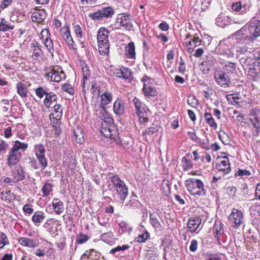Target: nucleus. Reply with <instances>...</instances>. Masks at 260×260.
Segmentation results:
<instances>
[{
  "instance_id": "obj_22",
  "label": "nucleus",
  "mask_w": 260,
  "mask_h": 260,
  "mask_svg": "<svg viewBox=\"0 0 260 260\" xmlns=\"http://www.w3.org/2000/svg\"><path fill=\"white\" fill-rule=\"evenodd\" d=\"M114 112L117 115H122L124 112V106L120 100H116L113 105Z\"/></svg>"
},
{
  "instance_id": "obj_48",
  "label": "nucleus",
  "mask_w": 260,
  "mask_h": 260,
  "mask_svg": "<svg viewBox=\"0 0 260 260\" xmlns=\"http://www.w3.org/2000/svg\"><path fill=\"white\" fill-rule=\"evenodd\" d=\"M149 235V234L147 232H146L145 233L139 235V236L137 238L138 242H145V240L148 238Z\"/></svg>"
},
{
  "instance_id": "obj_13",
  "label": "nucleus",
  "mask_w": 260,
  "mask_h": 260,
  "mask_svg": "<svg viewBox=\"0 0 260 260\" xmlns=\"http://www.w3.org/2000/svg\"><path fill=\"white\" fill-rule=\"evenodd\" d=\"M47 76L50 77L51 80L54 82H59L62 78H64L65 75L61 70L60 72L55 70L54 69L51 70L47 73Z\"/></svg>"
},
{
  "instance_id": "obj_4",
  "label": "nucleus",
  "mask_w": 260,
  "mask_h": 260,
  "mask_svg": "<svg viewBox=\"0 0 260 260\" xmlns=\"http://www.w3.org/2000/svg\"><path fill=\"white\" fill-rule=\"evenodd\" d=\"M244 28L251 42L260 36V20L252 19L244 26Z\"/></svg>"
},
{
  "instance_id": "obj_51",
  "label": "nucleus",
  "mask_w": 260,
  "mask_h": 260,
  "mask_svg": "<svg viewBox=\"0 0 260 260\" xmlns=\"http://www.w3.org/2000/svg\"><path fill=\"white\" fill-rule=\"evenodd\" d=\"M82 72L84 80L88 79L90 76V71L88 68L87 67H84L82 68Z\"/></svg>"
},
{
  "instance_id": "obj_61",
  "label": "nucleus",
  "mask_w": 260,
  "mask_h": 260,
  "mask_svg": "<svg viewBox=\"0 0 260 260\" xmlns=\"http://www.w3.org/2000/svg\"><path fill=\"white\" fill-rule=\"evenodd\" d=\"M115 75L119 78L122 77L123 78V69H117L115 70L114 72Z\"/></svg>"
},
{
  "instance_id": "obj_7",
  "label": "nucleus",
  "mask_w": 260,
  "mask_h": 260,
  "mask_svg": "<svg viewBox=\"0 0 260 260\" xmlns=\"http://www.w3.org/2000/svg\"><path fill=\"white\" fill-rule=\"evenodd\" d=\"M152 79L147 76H145L142 79L143 82V91L145 96H154L156 95V90L153 86Z\"/></svg>"
},
{
  "instance_id": "obj_47",
  "label": "nucleus",
  "mask_w": 260,
  "mask_h": 260,
  "mask_svg": "<svg viewBox=\"0 0 260 260\" xmlns=\"http://www.w3.org/2000/svg\"><path fill=\"white\" fill-rule=\"evenodd\" d=\"M74 30L77 38H81L82 30L81 27L79 25H74Z\"/></svg>"
},
{
  "instance_id": "obj_64",
  "label": "nucleus",
  "mask_w": 260,
  "mask_h": 260,
  "mask_svg": "<svg viewBox=\"0 0 260 260\" xmlns=\"http://www.w3.org/2000/svg\"><path fill=\"white\" fill-rule=\"evenodd\" d=\"M250 6L249 4H244L242 5V13H246L249 10Z\"/></svg>"
},
{
  "instance_id": "obj_44",
  "label": "nucleus",
  "mask_w": 260,
  "mask_h": 260,
  "mask_svg": "<svg viewBox=\"0 0 260 260\" xmlns=\"http://www.w3.org/2000/svg\"><path fill=\"white\" fill-rule=\"evenodd\" d=\"M47 92L43 87H39L36 90V93L40 98H42L44 95H46Z\"/></svg>"
},
{
  "instance_id": "obj_62",
  "label": "nucleus",
  "mask_w": 260,
  "mask_h": 260,
  "mask_svg": "<svg viewBox=\"0 0 260 260\" xmlns=\"http://www.w3.org/2000/svg\"><path fill=\"white\" fill-rule=\"evenodd\" d=\"M159 27L162 30L167 31L169 29V25L166 22H162L159 25Z\"/></svg>"
},
{
  "instance_id": "obj_43",
  "label": "nucleus",
  "mask_w": 260,
  "mask_h": 260,
  "mask_svg": "<svg viewBox=\"0 0 260 260\" xmlns=\"http://www.w3.org/2000/svg\"><path fill=\"white\" fill-rule=\"evenodd\" d=\"M51 190V186L49 183H46L43 187L42 190L43 193V196L48 195Z\"/></svg>"
},
{
  "instance_id": "obj_3",
  "label": "nucleus",
  "mask_w": 260,
  "mask_h": 260,
  "mask_svg": "<svg viewBox=\"0 0 260 260\" xmlns=\"http://www.w3.org/2000/svg\"><path fill=\"white\" fill-rule=\"evenodd\" d=\"M186 186L192 195L202 196L205 194L203 182L197 179H188L186 181Z\"/></svg>"
},
{
  "instance_id": "obj_31",
  "label": "nucleus",
  "mask_w": 260,
  "mask_h": 260,
  "mask_svg": "<svg viewBox=\"0 0 260 260\" xmlns=\"http://www.w3.org/2000/svg\"><path fill=\"white\" fill-rule=\"evenodd\" d=\"M36 157L38 159L39 165H40L42 170L45 169L48 165L47 160L45 155L41 154L39 155L37 154Z\"/></svg>"
},
{
  "instance_id": "obj_20",
  "label": "nucleus",
  "mask_w": 260,
  "mask_h": 260,
  "mask_svg": "<svg viewBox=\"0 0 260 260\" xmlns=\"http://www.w3.org/2000/svg\"><path fill=\"white\" fill-rule=\"evenodd\" d=\"M133 102L137 110L138 115L140 117H143L145 112L144 105L139 99L136 98L133 100Z\"/></svg>"
},
{
  "instance_id": "obj_54",
  "label": "nucleus",
  "mask_w": 260,
  "mask_h": 260,
  "mask_svg": "<svg viewBox=\"0 0 260 260\" xmlns=\"http://www.w3.org/2000/svg\"><path fill=\"white\" fill-rule=\"evenodd\" d=\"M183 159L185 160V162L183 165V167L184 168V170L191 169L192 168L191 162L189 160H187L186 158H185V157H183Z\"/></svg>"
},
{
  "instance_id": "obj_35",
  "label": "nucleus",
  "mask_w": 260,
  "mask_h": 260,
  "mask_svg": "<svg viewBox=\"0 0 260 260\" xmlns=\"http://www.w3.org/2000/svg\"><path fill=\"white\" fill-rule=\"evenodd\" d=\"M9 242L6 235L2 233L0 236V249L3 248L5 245H9Z\"/></svg>"
},
{
  "instance_id": "obj_11",
  "label": "nucleus",
  "mask_w": 260,
  "mask_h": 260,
  "mask_svg": "<svg viewBox=\"0 0 260 260\" xmlns=\"http://www.w3.org/2000/svg\"><path fill=\"white\" fill-rule=\"evenodd\" d=\"M202 219L200 217L190 218L187 223V229L191 233H198V230L200 228Z\"/></svg>"
},
{
  "instance_id": "obj_8",
  "label": "nucleus",
  "mask_w": 260,
  "mask_h": 260,
  "mask_svg": "<svg viewBox=\"0 0 260 260\" xmlns=\"http://www.w3.org/2000/svg\"><path fill=\"white\" fill-rule=\"evenodd\" d=\"M229 219L234 224L235 228H238L243 222V214L241 211L233 209L229 216Z\"/></svg>"
},
{
  "instance_id": "obj_52",
  "label": "nucleus",
  "mask_w": 260,
  "mask_h": 260,
  "mask_svg": "<svg viewBox=\"0 0 260 260\" xmlns=\"http://www.w3.org/2000/svg\"><path fill=\"white\" fill-rule=\"evenodd\" d=\"M254 56L255 58V61L253 62V64L255 66L260 67V52H255Z\"/></svg>"
},
{
  "instance_id": "obj_1",
  "label": "nucleus",
  "mask_w": 260,
  "mask_h": 260,
  "mask_svg": "<svg viewBox=\"0 0 260 260\" xmlns=\"http://www.w3.org/2000/svg\"><path fill=\"white\" fill-rule=\"evenodd\" d=\"M27 147V144L16 141L7 155V165L11 168L16 165L20 160L22 154L20 151H24Z\"/></svg>"
},
{
  "instance_id": "obj_16",
  "label": "nucleus",
  "mask_w": 260,
  "mask_h": 260,
  "mask_svg": "<svg viewBox=\"0 0 260 260\" xmlns=\"http://www.w3.org/2000/svg\"><path fill=\"white\" fill-rule=\"evenodd\" d=\"M60 32L63 40L67 43V44L69 45H72L74 43V41L71 35L70 31H69L68 27L67 26H64L61 28L60 29Z\"/></svg>"
},
{
  "instance_id": "obj_24",
  "label": "nucleus",
  "mask_w": 260,
  "mask_h": 260,
  "mask_svg": "<svg viewBox=\"0 0 260 260\" xmlns=\"http://www.w3.org/2000/svg\"><path fill=\"white\" fill-rule=\"evenodd\" d=\"M57 100L56 95L53 92H49L46 94L44 101V103L46 108H49L52 102H55Z\"/></svg>"
},
{
  "instance_id": "obj_25",
  "label": "nucleus",
  "mask_w": 260,
  "mask_h": 260,
  "mask_svg": "<svg viewBox=\"0 0 260 260\" xmlns=\"http://www.w3.org/2000/svg\"><path fill=\"white\" fill-rule=\"evenodd\" d=\"M14 25H11L10 23H9L5 18H2L1 19L0 22V31L6 32L9 30H12L14 29Z\"/></svg>"
},
{
  "instance_id": "obj_34",
  "label": "nucleus",
  "mask_w": 260,
  "mask_h": 260,
  "mask_svg": "<svg viewBox=\"0 0 260 260\" xmlns=\"http://www.w3.org/2000/svg\"><path fill=\"white\" fill-rule=\"evenodd\" d=\"M117 22L119 23L120 25L126 30H129L133 27L131 20H120V21H117Z\"/></svg>"
},
{
  "instance_id": "obj_58",
  "label": "nucleus",
  "mask_w": 260,
  "mask_h": 260,
  "mask_svg": "<svg viewBox=\"0 0 260 260\" xmlns=\"http://www.w3.org/2000/svg\"><path fill=\"white\" fill-rule=\"evenodd\" d=\"M250 174V172L246 170H239L238 172L236 173L235 175L238 176H248Z\"/></svg>"
},
{
  "instance_id": "obj_49",
  "label": "nucleus",
  "mask_w": 260,
  "mask_h": 260,
  "mask_svg": "<svg viewBox=\"0 0 260 260\" xmlns=\"http://www.w3.org/2000/svg\"><path fill=\"white\" fill-rule=\"evenodd\" d=\"M242 4L241 2H237L232 5V9L235 12H240L242 13Z\"/></svg>"
},
{
  "instance_id": "obj_59",
  "label": "nucleus",
  "mask_w": 260,
  "mask_h": 260,
  "mask_svg": "<svg viewBox=\"0 0 260 260\" xmlns=\"http://www.w3.org/2000/svg\"><path fill=\"white\" fill-rule=\"evenodd\" d=\"M123 78L127 79L131 74V71L128 69H123Z\"/></svg>"
},
{
  "instance_id": "obj_29",
  "label": "nucleus",
  "mask_w": 260,
  "mask_h": 260,
  "mask_svg": "<svg viewBox=\"0 0 260 260\" xmlns=\"http://www.w3.org/2000/svg\"><path fill=\"white\" fill-rule=\"evenodd\" d=\"M19 242L22 245L30 247H35V242L29 238L22 237L19 239Z\"/></svg>"
},
{
  "instance_id": "obj_30",
  "label": "nucleus",
  "mask_w": 260,
  "mask_h": 260,
  "mask_svg": "<svg viewBox=\"0 0 260 260\" xmlns=\"http://www.w3.org/2000/svg\"><path fill=\"white\" fill-rule=\"evenodd\" d=\"M205 118L206 119L207 123L212 127L215 128H217V124L214 121L212 115L210 113L206 112L205 114Z\"/></svg>"
},
{
  "instance_id": "obj_5",
  "label": "nucleus",
  "mask_w": 260,
  "mask_h": 260,
  "mask_svg": "<svg viewBox=\"0 0 260 260\" xmlns=\"http://www.w3.org/2000/svg\"><path fill=\"white\" fill-rule=\"evenodd\" d=\"M109 178L111 179V181L116 187V191L119 195L120 200L124 201L126 197L128 195V189L124 182L119 177L112 174L110 175Z\"/></svg>"
},
{
  "instance_id": "obj_53",
  "label": "nucleus",
  "mask_w": 260,
  "mask_h": 260,
  "mask_svg": "<svg viewBox=\"0 0 260 260\" xmlns=\"http://www.w3.org/2000/svg\"><path fill=\"white\" fill-rule=\"evenodd\" d=\"M258 116V111L256 109H253L250 114L249 120L251 122L253 121V119Z\"/></svg>"
},
{
  "instance_id": "obj_19",
  "label": "nucleus",
  "mask_w": 260,
  "mask_h": 260,
  "mask_svg": "<svg viewBox=\"0 0 260 260\" xmlns=\"http://www.w3.org/2000/svg\"><path fill=\"white\" fill-rule=\"evenodd\" d=\"M73 137L74 140L78 143L82 144L84 141V136L82 128L76 126L73 129Z\"/></svg>"
},
{
  "instance_id": "obj_10",
  "label": "nucleus",
  "mask_w": 260,
  "mask_h": 260,
  "mask_svg": "<svg viewBox=\"0 0 260 260\" xmlns=\"http://www.w3.org/2000/svg\"><path fill=\"white\" fill-rule=\"evenodd\" d=\"M216 169L223 175L227 174L231 171V167L229 159L224 157L223 159L219 160L216 164Z\"/></svg>"
},
{
  "instance_id": "obj_26",
  "label": "nucleus",
  "mask_w": 260,
  "mask_h": 260,
  "mask_svg": "<svg viewBox=\"0 0 260 260\" xmlns=\"http://www.w3.org/2000/svg\"><path fill=\"white\" fill-rule=\"evenodd\" d=\"M101 110L100 117L102 119H104L105 121L107 123H111L113 121V119L110 117L106 111V108L104 106L102 105L100 107Z\"/></svg>"
},
{
  "instance_id": "obj_21",
  "label": "nucleus",
  "mask_w": 260,
  "mask_h": 260,
  "mask_svg": "<svg viewBox=\"0 0 260 260\" xmlns=\"http://www.w3.org/2000/svg\"><path fill=\"white\" fill-rule=\"evenodd\" d=\"M125 55L129 58H134L135 57V48L133 42H130L125 47Z\"/></svg>"
},
{
  "instance_id": "obj_6",
  "label": "nucleus",
  "mask_w": 260,
  "mask_h": 260,
  "mask_svg": "<svg viewBox=\"0 0 260 260\" xmlns=\"http://www.w3.org/2000/svg\"><path fill=\"white\" fill-rule=\"evenodd\" d=\"M114 13V10L111 7H102L97 12L90 14L89 17L92 20H104L111 18Z\"/></svg>"
},
{
  "instance_id": "obj_57",
  "label": "nucleus",
  "mask_w": 260,
  "mask_h": 260,
  "mask_svg": "<svg viewBox=\"0 0 260 260\" xmlns=\"http://www.w3.org/2000/svg\"><path fill=\"white\" fill-rule=\"evenodd\" d=\"M12 3V0H3L1 2V8L5 9Z\"/></svg>"
},
{
  "instance_id": "obj_45",
  "label": "nucleus",
  "mask_w": 260,
  "mask_h": 260,
  "mask_svg": "<svg viewBox=\"0 0 260 260\" xmlns=\"http://www.w3.org/2000/svg\"><path fill=\"white\" fill-rule=\"evenodd\" d=\"M88 240V237L86 235L80 234L77 237L76 242L78 244H82Z\"/></svg>"
},
{
  "instance_id": "obj_36",
  "label": "nucleus",
  "mask_w": 260,
  "mask_h": 260,
  "mask_svg": "<svg viewBox=\"0 0 260 260\" xmlns=\"http://www.w3.org/2000/svg\"><path fill=\"white\" fill-rule=\"evenodd\" d=\"M187 103L193 108H197L199 105L198 100L193 95H190L188 97Z\"/></svg>"
},
{
  "instance_id": "obj_55",
  "label": "nucleus",
  "mask_w": 260,
  "mask_h": 260,
  "mask_svg": "<svg viewBox=\"0 0 260 260\" xmlns=\"http://www.w3.org/2000/svg\"><path fill=\"white\" fill-rule=\"evenodd\" d=\"M198 242L196 240H192L189 249L191 251H195L197 249Z\"/></svg>"
},
{
  "instance_id": "obj_38",
  "label": "nucleus",
  "mask_w": 260,
  "mask_h": 260,
  "mask_svg": "<svg viewBox=\"0 0 260 260\" xmlns=\"http://www.w3.org/2000/svg\"><path fill=\"white\" fill-rule=\"evenodd\" d=\"M35 154L37 156V154L38 155H44L45 152L44 147L43 145L39 144L35 146Z\"/></svg>"
},
{
  "instance_id": "obj_56",
  "label": "nucleus",
  "mask_w": 260,
  "mask_h": 260,
  "mask_svg": "<svg viewBox=\"0 0 260 260\" xmlns=\"http://www.w3.org/2000/svg\"><path fill=\"white\" fill-rule=\"evenodd\" d=\"M190 42L192 43L193 47H196L197 46L200 45L201 43L199 37H194L192 41Z\"/></svg>"
},
{
  "instance_id": "obj_60",
  "label": "nucleus",
  "mask_w": 260,
  "mask_h": 260,
  "mask_svg": "<svg viewBox=\"0 0 260 260\" xmlns=\"http://www.w3.org/2000/svg\"><path fill=\"white\" fill-rule=\"evenodd\" d=\"M9 147V145L4 141H2L0 143V152L2 151H5Z\"/></svg>"
},
{
  "instance_id": "obj_41",
  "label": "nucleus",
  "mask_w": 260,
  "mask_h": 260,
  "mask_svg": "<svg viewBox=\"0 0 260 260\" xmlns=\"http://www.w3.org/2000/svg\"><path fill=\"white\" fill-rule=\"evenodd\" d=\"M62 89L63 91L70 93V94L73 95L74 93V90L73 88L72 85L69 84H63L62 86Z\"/></svg>"
},
{
  "instance_id": "obj_9",
  "label": "nucleus",
  "mask_w": 260,
  "mask_h": 260,
  "mask_svg": "<svg viewBox=\"0 0 260 260\" xmlns=\"http://www.w3.org/2000/svg\"><path fill=\"white\" fill-rule=\"evenodd\" d=\"M214 78L216 83L221 86H228L230 82V78L221 70H216L214 73Z\"/></svg>"
},
{
  "instance_id": "obj_23",
  "label": "nucleus",
  "mask_w": 260,
  "mask_h": 260,
  "mask_svg": "<svg viewBox=\"0 0 260 260\" xmlns=\"http://www.w3.org/2000/svg\"><path fill=\"white\" fill-rule=\"evenodd\" d=\"M149 219L150 223L151 225L156 230H158V231H160L161 229V225L160 222L158 221L156 216L151 213H149Z\"/></svg>"
},
{
  "instance_id": "obj_32",
  "label": "nucleus",
  "mask_w": 260,
  "mask_h": 260,
  "mask_svg": "<svg viewBox=\"0 0 260 260\" xmlns=\"http://www.w3.org/2000/svg\"><path fill=\"white\" fill-rule=\"evenodd\" d=\"M18 93L22 97L27 96V91L24 84L19 82L17 84Z\"/></svg>"
},
{
  "instance_id": "obj_15",
  "label": "nucleus",
  "mask_w": 260,
  "mask_h": 260,
  "mask_svg": "<svg viewBox=\"0 0 260 260\" xmlns=\"http://www.w3.org/2000/svg\"><path fill=\"white\" fill-rule=\"evenodd\" d=\"M232 37L233 39H235L237 41H241L243 40H249L248 35L247 32H246L244 26L242 27L239 30L237 31L236 32L234 33L232 35Z\"/></svg>"
},
{
  "instance_id": "obj_27",
  "label": "nucleus",
  "mask_w": 260,
  "mask_h": 260,
  "mask_svg": "<svg viewBox=\"0 0 260 260\" xmlns=\"http://www.w3.org/2000/svg\"><path fill=\"white\" fill-rule=\"evenodd\" d=\"M1 199L8 203H10L12 200L15 199V196L11 190L2 192Z\"/></svg>"
},
{
  "instance_id": "obj_37",
  "label": "nucleus",
  "mask_w": 260,
  "mask_h": 260,
  "mask_svg": "<svg viewBox=\"0 0 260 260\" xmlns=\"http://www.w3.org/2000/svg\"><path fill=\"white\" fill-rule=\"evenodd\" d=\"M54 109L56 115L55 116V118L57 120H59L61 118L62 116V109L61 108L60 105H55L54 106Z\"/></svg>"
},
{
  "instance_id": "obj_42",
  "label": "nucleus",
  "mask_w": 260,
  "mask_h": 260,
  "mask_svg": "<svg viewBox=\"0 0 260 260\" xmlns=\"http://www.w3.org/2000/svg\"><path fill=\"white\" fill-rule=\"evenodd\" d=\"M214 230L217 236L223 233V227L221 222L216 223L214 225Z\"/></svg>"
},
{
  "instance_id": "obj_40",
  "label": "nucleus",
  "mask_w": 260,
  "mask_h": 260,
  "mask_svg": "<svg viewBox=\"0 0 260 260\" xmlns=\"http://www.w3.org/2000/svg\"><path fill=\"white\" fill-rule=\"evenodd\" d=\"M113 236V233L111 232L105 233L101 235V238L105 242L109 243L110 241L108 238H111Z\"/></svg>"
},
{
  "instance_id": "obj_2",
  "label": "nucleus",
  "mask_w": 260,
  "mask_h": 260,
  "mask_svg": "<svg viewBox=\"0 0 260 260\" xmlns=\"http://www.w3.org/2000/svg\"><path fill=\"white\" fill-rule=\"evenodd\" d=\"M108 31L106 28L102 27L98 32L97 36L99 51L102 55L108 54L109 52L110 44L108 37Z\"/></svg>"
},
{
  "instance_id": "obj_12",
  "label": "nucleus",
  "mask_w": 260,
  "mask_h": 260,
  "mask_svg": "<svg viewBox=\"0 0 260 260\" xmlns=\"http://www.w3.org/2000/svg\"><path fill=\"white\" fill-rule=\"evenodd\" d=\"M13 182L15 183L23 180L25 178V172L21 166H17L15 170L13 172Z\"/></svg>"
},
{
  "instance_id": "obj_18",
  "label": "nucleus",
  "mask_w": 260,
  "mask_h": 260,
  "mask_svg": "<svg viewBox=\"0 0 260 260\" xmlns=\"http://www.w3.org/2000/svg\"><path fill=\"white\" fill-rule=\"evenodd\" d=\"M52 206L54 212L57 214H60L64 211L63 203L59 199H54L52 201Z\"/></svg>"
},
{
  "instance_id": "obj_28",
  "label": "nucleus",
  "mask_w": 260,
  "mask_h": 260,
  "mask_svg": "<svg viewBox=\"0 0 260 260\" xmlns=\"http://www.w3.org/2000/svg\"><path fill=\"white\" fill-rule=\"evenodd\" d=\"M44 214L40 211H38L35 213L32 216V220L35 223H41L45 218Z\"/></svg>"
},
{
  "instance_id": "obj_39",
  "label": "nucleus",
  "mask_w": 260,
  "mask_h": 260,
  "mask_svg": "<svg viewBox=\"0 0 260 260\" xmlns=\"http://www.w3.org/2000/svg\"><path fill=\"white\" fill-rule=\"evenodd\" d=\"M253 126L256 128V133L260 132V117L259 116L253 119V121L251 122Z\"/></svg>"
},
{
  "instance_id": "obj_63",
  "label": "nucleus",
  "mask_w": 260,
  "mask_h": 260,
  "mask_svg": "<svg viewBox=\"0 0 260 260\" xmlns=\"http://www.w3.org/2000/svg\"><path fill=\"white\" fill-rule=\"evenodd\" d=\"M23 210L24 212L29 214H31L33 212V209L29 207L28 205H26L23 207Z\"/></svg>"
},
{
  "instance_id": "obj_17",
  "label": "nucleus",
  "mask_w": 260,
  "mask_h": 260,
  "mask_svg": "<svg viewBox=\"0 0 260 260\" xmlns=\"http://www.w3.org/2000/svg\"><path fill=\"white\" fill-rule=\"evenodd\" d=\"M46 18V13L43 10H39L34 12L31 15L32 21L41 23Z\"/></svg>"
},
{
  "instance_id": "obj_50",
  "label": "nucleus",
  "mask_w": 260,
  "mask_h": 260,
  "mask_svg": "<svg viewBox=\"0 0 260 260\" xmlns=\"http://www.w3.org/2000/svg\"><path fill=\"white\" fill-rule=\"evenodd\" d=\"M157 131V129L154 127H149L143 132V135H152Z\"/></svg>"
},
{
  "instance_id": "obj_46",
  "label": "nucleus",
  "mask_w": 260,
  "mask_h": 260,
  "mask_svg": "<svg viewBox=\"0 0 260 260\" xmlns=\"http://www.w3.org/2000/svg\"><path fill=\"white\" fill-rule=\"evenodd\" d=\"M128 248V246L127 245H122L121 246H117L115 248H113L110 250V253L113 254L116 252L120 251H124L127 249Z\"/></svg>"
},
{
  "instance_id": "obj_33",
  "label": "nucleus",
  "mask_w": 260,
  "mask_h": 260,
  "mask_svg": "<svg viewBox=\"0 0 260 260\" xmlns=\"http://www.w3.org/2000/svg\"><path fill=\"white\" fill-rule=\"evenodd\" d=\"M101 101L103 106L107 105L112 101L111 94L108 92H105L101 95Z\"/></svg>"
},
{
  "instance_id": "obj_14",
  "label": "nucleus",
  "mask_w": 260,
  "mask_h": 260,
  "mask_svg": "<svg viewBox=\"0 0 260 260\" xmlns=\"http://www.w3.org/2000/svg\"><path fill=\"white\" fill-rule=\"evenodd\" d=\"M49 35L48 29H44L42 31L41 36L42 39L44 40V44L49 52H52L53 51V42L51 39L48 38Z\"/></svg>"
}]
</instances>
